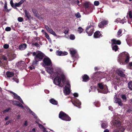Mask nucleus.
<instances>
[{
  "instance_id": "f257e3e1",
  "label": "nucleus",
  "mask_w": 132,
  "mask_h": 132,
  "mask_svg": "<svg viewBox=\"0 0 132 132\" xmlns=\"http://www.w3.org/2000/svg\"><path fill=\"white\" fill-rule=\"evenodd\" d=\"M46 71L49 74L53 75L54 77H55L54 81V83L59 86L62 87L63 85L61 84V82L63 84L67 80V76L62 71L59 72H53V69L50 67H47Z\"/></svg>"
},
{
  "instance_id": "f03ea898",
  "label": "nucleus",
  "mask_w": 132,
  "mask_h": 132,
  "mask_svg": "<svg viewBox=\"0 0 132 132\" xmlns=\"http://www.w3.org/2000/svg\"><path fill=\"white\" fill-rule=\"evenodd\" d=\"M130 58L129 54L127 52H125L118 56V61L120 64L125 65L129 62Z\"/></svg>"
},
{
  "instance_id": "7ed1b4c3",
  "label": "nucleus",
  "mask_w": 132,
  "mask_h": 132,
  "mask_svg": "<svg viewBox=\"0 0 132 132\" xmlns=\"http://www.w3.org/2000/svg\"><path fill=\"white\" fill-rule=\"evenodd\" d=\"M32 55L35 56V58L39 61L43 59L44 57V54L41 52L38 51H36V52H33Z\"/></svg>"
},
{
  "instance_id": "20e7f679",
  "label": "nucleus",
  "mask_w": 132,
  "mask_h": 132,
  "mask_svg": "<svg viewBox=\"0 0 132 132\" xmlns=\"http://www.w3.org/2000/svg\"><path fill=\"white\" fill-rule=\"evenodd\" d=\"M43 65L45 68L48 66H52V63L50 59L48 57H45L43 60Z\"/></svg>"
},
{
  "instance_id": "39448f33",
  "label": "nucleus",
  "mask_w": 132,
  "mask_h": 132,
  "mask_svg": "<svg viewBox=\"0 0 132 132\" xmlns=\"http://www.w3.org/2000/svg\"><path fill=\"white\" fill-rule=\"evenodd\" d=\"M59 117L62 120L66 121H70L71 118L62 111H61L59 115Z\"/></svg>"
},
{
  "instance_id": "423d86ee",
  "label": "nucleus",
  "mask_w": 132,
  "mask_h": 132,
  "mask_svg": "<svg viewBox=\"0 0 132 132\" xmlns=\"http://www.w3.org/2000/svg\"><path fill=\"white\" fill-rule=\"evenodd\" d=\"M98 86L100 89V92L104 94H106L108 93V89L107 87H104L102 83H98Z\"/></svg>"
},
{
  "instance_id": "0eeeda50",
  "label": "nucleus",
  "mask_w": 132,
  "mask_h": 132,
  "mask_svg": "<svg viewBox=\"0 0 132 132\" xmlns=\"http://www.w3.org/2000/svg\"><path fill=\"white\" fill-rule=\"evenodd\" d=\"M94 29L92 25L87 26L86 29V32L89 36H91L93 33Z\"/></svg>"
},
{
  "instance_id": "6e6552de",
  "label": "nucleus",
  "mask_w": 132,
  "mask_h": 132,
  "mask_svg": "<svg viewBox=\"0 0 132 132\" xmlns=\"http://www.w3.org/2000/svg\"><path fill=\"white\" fill-rule=\"evenodd\" d=\"M70 85L69 82H67V85L65 87L64 90V93L65 95H68L70 92Z\"/></svg>"
},
{
  "instance_id": "1a4fd4ad",
  "label": "nucleus",
  "mask_w": 132,
  "mask_h": 132,
  "mask_svg": "<svg viewBox=\"0 0 132 132\" xmlns=\"http://www.w3.org/2000/svg\"><path fill=\"white\" fill-rule=\"evenodd\" d=\"M25 65L24 62L23 61L19 62L16 64V66L20 69H24Z\"/></svg>"
},
{
  "instance_id": "9d476101",
  "label": "nucleus",
  "mask_w": 132,
  "mask_h": 132,
  "mask_svg": "<svg viewBox=\"0 0 132 132\" xmlns=\"http://www.w3.org/2000/svg\"><path fill=\"white\" fill-rule=\"evenodd\" d=\"M111 45H120L121 44V42L119 40H117L115 39H113L111 40Z\"/></svg>"
},
{
  "instance_id": "9b49d317",
  "label": "nucleus",
  "mask_w": 132,
  "mask_h": 132,
  "mask_svg": "<svg viewBox=\"0 0 132 132\" xmlns=\"http://www.w3.org/2000/svg\"><path fill=\"white\" fill-rule=\"evenodd\" d=\"M108 21L104 20L100 22L98 24V26L100 28L103 27L104 25H106L108 24Z\"/></svg>"
},
{
  "instance_id": "f8f14e48",
  "label": "nucleus",
  "mask_w": 132,
  "mask_h": 132,
  "mask_svg": "<svg viewBox=\"0 0 132 132\" xmlns=\"http://www.w3.org/2000/svg\"><path fill=\"white\" fill-rule=\"evenodd\" d=\"M24 12L25 14L24 17L27 18L28 20H30L31 18V16L30 15L29 12L26 10H24Z\"/></svg>"
},
{
  "instance_id": "ddd939ff",
  "label": "nucleus",
  "mask_w": 132,
  "mask_h": 132,
  "mask_svg": "<svg viewBox=\"0 0 132 132\" xmlns=\"http://www.w3.org/2000/svg\"><path fill=\"white\" fill-rule=\"evenodd\" d=\"M82 81L87 82L90 79L89 76L86 74L82 76Z\"/></svg>"
},
{
  "instance_id": "4468645a",
  "label": "nucleus",
  "mask_w": 132,
  "mask_h": 132,
  "mask_svg": "<svg viewBox=\"0 0 132 132\" xmlns=\"http://www.w3.org/2000/svg\"><path fill=\"white\" fill-rule=\"evenodd\" d=\"M114 102L116 103H118L119 105L121 106L122 105V103L121 101V100L117 98H114Z\"/></svg>"
},
{
  "instance_id": "2eb2a0df",
  "label": "nucleus",
  "mask_w": 132,
  "mask_h": 132,
  "mask_svg": "<svg viewBox=\"0 0 132 132\" xmlns=\"http://www.w3.org/2000/svg\"><path fill=\"white\" fill-rule=\"evenodd\" d=\"M27 46V45L26 44H22L19 46V48L20 50H23L26 48Z\"/></svg>"
},
{
  "instance_id": "dca6fc26",
  "label": "nucleus",
  "mask_w": 132,
  "mask_h": 132,
  "mask_svg": "<svg viewBox=\"0 0 132 132\" xmlns=\"http://www.w3.org/2000/svg\"><path fill=\"white\" fill-rule=\"evenodd\" d=\"M100 32L99 31H96L94 34V37L95 38H99L101 35Z\"/></svg>"
},
{
  "instance_id": "f3484780",
  "label": "nucleus",
  "mask_w": 132,
  "mask_h": 132,
  "mask_svg": "<svg viewBox=\"0 0 132 132\" xmlns=\"http://www.w3.org/2000/svg\"><path fill=\"white\" fill-rule=\"evenodd\" d=\"M117 73L120 76L123 77H125V74L123 72L120 70H118L117 71Z\"/></svg>"
},
{
  "instance_id": "a211bd4d",
  "label": "nucleus",
  "mask_w": 132,
  "mask_h": 132,
  "mask_svg": "<svg viewBox=\"0 0 132 132\" xmlns=\"http://www.w3.org/2000/svg\"><path fill=\"white\" fill-rule=\"evenodd\" d=\"M50 102L53 104L57 105L58 104V102L53 98H51L49 100Z\"/></svg>"
},
{
  "instance_id": "6ab92c4d",
  "label": "nucleus",
  "mask_w": 132,
  "mask_h": 132,
  "mask_svg": "<svg viewBox=\"0 0 132 132\" xmlns=\"http://www.w3.org/2000/svg\"><path fill=\"white\" fill-rule=\"evenodd\" d=\"M13 103L14 104L20 107H24L18 101H14Z\"/></svg>"
},
{
  "instance_id": "aec40b11",
  "label": "nucleus",
  "mask_w": 132,
  "mask_h": 132,
  "mask_svg": "<svg viewBox=\"0 0 132 132\" xmlns=\"http://www.w3.org/2000/svg\"><path fill=\"white\" fill-rule=\"evenodd\" d=\"M24 2V0H21L20 2L18 3H16L15 4V8H16V7H19Z\"/></svg>"
},
{
  "instance_id": "412c9836",
  "label": "nucleus",
  "mask_w": 132,
  "mask_h": 132,
  "mask_svg": "<svg viewBox=\"0 0 132 132\" xmlns=\"http://www.w3.org/2000/svg\"><path fill=\"white\" fill-rule=\"evenodd\" d=\"M6 75L8 77H13L14 75V73L10 71H7L6 73Z\"/></svg>"
},
{
  "instance_id": "4be33fe9",
  "label": "nucleus",
  "mask_w": 132,
  "mask_h": 132,
  "mask_svg": "<svg viewBox=\"0 0 132 132\" xmlns=\"http://www.w3.org/2000/svg\"><path fill=\"white\" fill-rule=\"evenodd\" d=\"M28 110L29 111L28 112L29 113L34 116V118L36 119V120H38V119H39L36 116L35 113L32 112L29 108Z\"/></svg>"
},
{
  "instance_id": "5701e85b",
  "label": "nucleus",
  "mask_w": 132,
  "mask_h": 132,
  "mask_svg": "<svg viewBox=\"0 0 132 132\" xmlns=\"http://www.w3.org/2000/svg\"><path fill=\"white\" fill-rule=\"evenodd\" d=\"M114 126L118 127L120 125V122L119 121L115 120L113 122Z\"/></svg>"
},
{
  "instance_id": "b1692460",
  "label": "nucleus",
  "mask_w": 132,
  "mask_h": 132,
  "mask_svg": "<svg viewBox=\"0 0 132 132\" xmlns=\"http://www.w3.org/2000/svg\"><path fill=\"white\" fill-rule=\"evenodd\" d=\"M7 3L6 1H5V4L4 6V11L7 12H9L11 10V9H8L7 8Z\"/></svg>"
},
{
  "instance_id": "393cba45",
  "label": "nucleus",
  "mask_w": 132,
  "mask_h": 132,
  "mask_svg": "<svg viewBox=\"0 0 132 132\" xmlns=\"http://www.w3.org/2000/svg\"><path fill=\"white\" fill-rule=\"evenodd\" d=\"M108 126V124L106 122L102 123L101 125V127L103 129H105V128L107 127Z\"/></svg>"
},
{
  "instance_id": "a878e982",
  "label": "nucleus",
  "mask_w": 132,
  "mask_h": 132,
  "mask_svg": "<svg viewBox=\"0 0 132 132\" xmlns=\"http://www.w3.org/2000/svg\"><path fill=\"white\" fill-rule=\"evenodd\" d=\"M112 50L115 52L117 51L119 49L118 46L115 45H112Z\"/></svg>"
},
{
  "instance_id": "bb28decb",
  "label": "nucleus",
  "mask_w": 132,
  "mask_h": 132,
  "mask_svg": "<svg viewBox=\"0 0 132 132\" xmlns=\"http://www.w3.org/2000/svg\"><path fill=\"white\" fill-rule=\"evenodd\" d=\"M81 104V102L78 100H77L75 101L74 105L75 106L78 107Z\"/></svg>"
},
{
  "instance_id": "cd10ccee",
  "label": "nucleus",
  "mask_w": 132,
  "mask_h": 132,
  "mask_svg": "<svg viewBox=\"0 0 132 132\" xmlns=\"http://www.w3.org/2000/svg\"><path fill=\"white\" fill-rule=\"evenodd\" d=\"M32 11L36 17H38L39 14L37 11L35 9H32Z\"/></svg>"
},
{
  "instance_id": "c85d7f7f",
  "label": "nucleus",
  "mask_w": 132,
  "mask_h": 132,
  "mask_svg": "<svg viewBox=\"0 0 132 132\" xmlns=\"http://www.w3.org/2000/svg\"><path fill=\"white\" fill-rule=\"evenodd\" d=\"M39 121H40L39 119H38V120H36L35 121V122L38 124L39 125V128H40L43 129V128H44V127L42 125L39 123L38 122Z\"/></svg>"
},
{
  "instance_id": "c756f323",
  "label": "nucleus",
  "mask_w": 132,
  "mask_h": 132,
  "mask_svg": "<svg viewBox=\"0 0 132 132\" xmlns=\"http://www.w3.org/2000/svg\"><path fill=\"white\" fill-rule=\"evenodd\" d=\"M47 31L54 36H56V34L51 28H50Z\"/></svg>"
},
{
  "instance_id": "7c9ffc66",
  "label": "nucleus",
  "mask_w": 132,
  "mask_h": 132,
  "mask_svg": "<svg viewBox=\"0 0 132 132\" xmlns=\"http://www.w3.org/2000/svg\"><path fill=\"white\" fill-rule=\"evenodd\" d=\"M16 57V55L14 54H10L9 56V57L10 58L11 60H13Z\"/></svg>"
},
{
  "instance_id": "2f4dec72",
  "label": "nucleus",
  "mask_w": 132,
  "mask_h": 132,
  "mask_svg": "<svg viewBox=\"0 0 132 132\" xmlns=\"http://www.w3.org/2000/svg\"><path fill=\"white\" fill-rule=\"evenodd\" d=\"M76 53V51L75 50H70V53L71 54L73 57H74Z\"/></svg>"
},
{
  "instance_id": "473e14b6",
  "label": "nucleus",
  "mask_w": 132,
  "mask_h": 132,
  "mask_svg": "<svg viewBox=\"0 0 132 132\" xmlns=\"http://www.w3.org/2000/svg\"><path fill=\"white\" fill-rule=\"evenodd\" d=\"M39 61V60H38L34 57V61L32 62V65H36L38 63V61Z\"/></svg>"
},
{
  "instance_id": "72a5a7b5",
  "label": "nucleus",
  "mask_w": 132,
  "mask_h": 132,
  "mask_svg": "<svg viewBox=\"0 0 132 132\" xmlns=\"http://www.w3.org/2000/svg\"><path fill=\"white\" fill-rule=\"evenodd\" d=\"M56 54L59 56H63L62 54V52L61 51H57L56 52Z\"/></svg>"
},
{
  "instance_id": "f704fd0d",
  "label": "nucleus",
  "mask_w": 132,
  "mask_h": 132,
  "mask_svg": "<svg viewBox=\"0 0 132 132\" xmlns=\"http://www.w3.org/2000/svg\"><path fill=\"white\" fill-rule=\"evenodd\" d=\"M94 104L97 107H98L100 106V103L99 102H95L94 103Z\"/></svg>"
},
{
  "instance_id": "c9c22d12",
  "label": "nucleus",
  "mask_w": 132,
  "mask_h": 132,
  "mask_svg": "<svg viewBox=\"0 0 132 132\" xmlns=\"http://www.w3.org/2000/svg\"><path fill=\"white\" fill-rule=\"evenodd\" d=\"M128 86L129 89L132 90V81L129 82L128 83Z\"/></svg>"
},
{
  "instance_id": "e433bc0d",
  "label": "nucleus",
  "mask_w": 132,
  "mask_h": 132,
  "mask_svg": "<svg viewBox=\"0 0 132 132\" xmlns=\"http://www.w3.org/2000/svg\"><path fill=\"white\" fill-rule=\"evenodd\" d=\"M84 6L86 9H88L89 7L88 4L87 3H85L84 4Z\"/></svg>"
},
{
  "instance_id": "4c0bfd02",
  "label": "nucleus",
  "mask_w": 132,
  "mask_h": 132,
  "mask_svg": "<svg viewBox=\"0 0 132 132\" xmlns=\"http://www.w3.org/2000/svg\"><path fill=\"white\" fill-rule=\"evenodd\" d=\"M32 45H35L37 47H39L40 46V45L37 42H36L35 43H32Z\"/></svg>"
},
{
  "instance_id": "58836bf2",
  "label": "nucleus",
  "mask_w": 132,
  "mask_h": 132,
  "mask_svg": "<svg viewBox=\"0 0 132 132\" xmlns=\"http://www.w3.org/2000/svg\"><path fill=\"white\" fill-rule=\"evenodd\" d=\"M69 38L70 39L73 40L75 39V37L74 35L71 34L70 35Z\"/></svg>"
},
{
  "instance_id": "ea45409f",
  "label": "nucleus",
  "mask_w": 132,
  "mask_h": 132,
  "mask_svg": "<svg viewBox=\"0 0 132 132\" xmlns=\"http://www.w3.org/2000/svg\"><path fill=\"white\" fill-rule=\"evenodd\" d=\"M78 31L79 32V33L80 34L83 31V29L81 27H79L78 28Z\"/></svg>"
},
{
  "instance_id": "a19ab883",
  "label": "nucleus",
  "mask_w": 132,
  "mask_h": 132,
  "mask_svg": "<svg viewBox=\"0 0 132 132\" xmlns=\"http://www.w3.org/2000/svg\"><path fill=\"white\" fill-rule=\"evenodd\" d=\"M121 97L123 101H125L126 100V97L125 95H121Z\"/></svg>"
},
{
  "instance_id": "79ce46f5",
  "label": "nucleus",
  "mask_w": 132,
  "mask_h": 132,
  "mask_svg": "<svg viewBox=\"0 0 132 132\" xmlns=\"http://www.w3.org/2000/svg\"><path fill=\"white\" fill-rule=\"evenodd\" d=\"M128 66L129 68L132 69V62H129L128 65Z\"/></svg>"
},
{
  "instance_id": "37998d69",
  "label": "nucleus",
  "mask_w": 132,
  "mask_h": 132,
  "mask_svg": "<svg viewBox=\"0 0 132 132\" xmlns=\"http://www.w3.org/2000/svg\"><path fill=\"white\" fill-rule=\"evenodd\" d=\"M128 14L130 18L131 19L132 18V12L131 11H130L129 12Z\"/></svg>"
},
{
  "instance_id": "c03bdc74",
  "label": "nucleus",
  "mask_w": 132,
  "mask_h": 132,
  "mask_svg": "<svg viewBox=\"0 0 132 132\" xmlns=\"http://www.w3.org/2000/svg\"><path fill=\"white\" fill-rule=\"evenodd\" d=\"M76 17L78 18H79L81 17V15L80 14L79 12H78L77 13H76L75 14Z\"/></svg>"
},
{
  "instance_id": "a18cd8bd",
  "label": "nucleus",
  "mask_w": 132,
  "mask_h": 132,
  "mask_svg": "<svg viewBox=\"0 0 132 132\" xmlns=\"http://www.w3.org/2000/svg\"><path fill=\"white\" fill-rule=\"evenodd\" d=\"M122 30L121 29H119L117 33V35L118 36H119L121 34L122 32Z\"/></svg>"
},
{
  "instance_id": "49530a36",
  "label": "nucleus",
  "mask_w": 132,
  "mask_h": 132,
  "mask_svg": "<svg viewBox=\"0 0 132 132\" xmlns=\"http://www.w3.org/2000/svg\"><path fill=\"white\" fill-rule=\"evenodd\" d=\"M94 5L96 6H97L100 4L99 2L98 1H95L94 2Z\"/></svg>"
},
{
  "instance_id": "de8ad7c7",
  "label": "nucleus",
  "mask_w": 132,
  "mask_h": 132,
  "mask_svg": "<svg viewBox=\"0 0 132 132\" xmlns=\"http://www.w3.org/2000/svg\"><path fill=\"white\" fill-rule=\"evenodd\" d=\"M18 21L20 22H22L23 21V19L22 18L19 17L18 19Z\"/></svg>"
},
{
  "instance_id": "09e8293b",
  "label": "nucleus",
  "mask_w": 132,
  "mask_h": 132,
  "mask_svg": "<svg viewBox=\"0 0 132 132\" xmlns=\"http://www.w3.org/2000/svg\"><path fill=\"white\" fill-rule=\"evenodd\" d=\"M11 109L10 108H8L6 109L5 110H4L3 111V113H6V112H8Z\"/></svg>"
},
{
  "instance_id": "8fccbe9b",
  "label": "nucleus",
  "mask_w": 132,
  "mask_h": 132,
  "mask_svg": "<svg viewBox=\"0 0 132 132\" xmlns=\"http://www.w3.org/2000/svg\"><path fill=\"white\" fill-rule=\"evenodd\" d=\"M45 37L46 38H47L48 39H50V37L49 35L46 32H45Z\"/></svg>"
},
{
  "instance_id": "3c124183",
  "label": "nucleus",
  "mask_w": 132,
  "mask_h": 132,
  "mask_svg": "<svg viewBox=\"0 0 132 132\" xmlns=\"http://www.w3.org/2000/svg\"><path fill=\"white\" fill-rule=\"evenodd\" d=\"M10 4L11 6L13 8H15L14 6V3L12 0H11L10 2Z\"/></svg>"
},
{
  "instance_id": "603ef678",
  "label": "nucleus",
  "mask_w": 132,
  "mask_h": 132,
  "mask_svg": "<svg viewBox=\"0 0 132 132\" xmlns=\"http://www.w3.org/2000/svg\"><path fill=\"white\" fill-rule=\"evenodd\" d=\"M11 30V29L10 27H6L5 29V30L6 31H10Z\"/></svg>"
},
{
  "instance_id": "864d4df0",
  "label": "nucleus",
  "mask_w": 132,
  "mask_h": 132,
  "mask_svg": "<svg viewBox=\"0 0 132 132\" xmlns=\"http://www.w3.org/2000/svg\"><path fill=\"white\" fill-rule=\"evenodd\" d=\"M126 40L128 44L130 43H131V42L132 41V38L130 39H127Z\"/></svg>"
},
{
  "instance_id": "5fc2aeb1",
  "label": "nucleus",
  "mask_w": 132,
  "mask_h": 132,
  "mask_svg": "<svg viewBox=\"0 0 132 132\" xmlns=\"http://www.w3.org/2000/svg\"><path fill=\"white\" fill-rule=\"evenodd\" d=\"M13 95H14V98L17 99H18V98L19 97V96L18 95L16 94L15 93H14V94H13Z\"/></svg>"
},
{
  "instance_id": "6e6d98bb",
  "label": "nucleus",
  "mask_w": 132,
  "mask_h": 132,
  "mask_svg": "<svg viewBox=\"0 0 132 132\" xmlns=\"http://www.w3.org/2000/svg\"><path fill=\"white\" fill-rule=\"evenodd\" d=\"M12 79L14 80V81H15L17 83H18L19 82V80L18 79H17L15 77H13L12 78Z\"/></svg>"
},
{
  "instance_id": "4d7b16f0",
  "label": "nucleus",
  "mask_w": 132,
  "mask_h": 132,
  "mask_svg": "<svg viewBox=\"0 0 132 132\" xmlns=\"http://www.w3.org/2000/svg\"><path fill=\"white\" fill-rule=\"evenodd\" d=\"M4 48L5 49L8 48L9 47V45L7 44H5L4 45Z\"/></svg>"
},
{
  "instance_id": "13d9d810",
  "label": "nucleus",
  "mask_w": 132,
  "mask_h": 132,
  "mask_svg": "<svg viewBox=\"0 0 132 132\" xmlns=\"http://www.w3.org/2000/svg\"><path fill=\"white\" fill-rule=\"evenodd\" d=\"M17 100H18L19 101H20V102H21V103L23 104V102L20 96L19 97Z\"/></svg>"
},
{
  "instance_id": "bf43d9fd",
  "label": "nucleus",
  "mask_w": 132,
  "mask_h": 132,
  "mask_svg": "<svg viewBox=\"0 0 132 132\" xmlns=\"http://www.w3.org/2000/svg\"><path fill=\"white\" fill-rule=\"evenodd\" d=\"M44 27L47 31H48V30L50 29L46 25H45Z\"/></svg>"
},
{
  "instance_id": "052dcab7",
  "label": "nucleus",
  "mask_w": 132,
  "mask_h": 132,
  "mask_svg": "<svg viewBox=\"0 0 132 132\" xmlns=\"http://www.w3.org/2000/svg\"><path fill=\"white\" fill-rule=\"evenodd\" d=\"M69 32V29L68 28H67L65 30V31L64 32V33L65 34H67Z\"/></svg>"
},
{
  "instance_id": "680f3d73",
  "label": "nucleus",
  "mask_w": 132,
  "mask_h": 132,
  "mask_svg": "<svg viewBox=\"0 0 132 132\" xmlns=\"http://www.w3.org/2000/svg\"><path fill=\"white\" fill-rule=\"evenodd\" d=\"M73 95L75 97H78V94L77 93H75L73 94Z\"/></svg>"
},
{
  "instance_id": "e2e57ef3",
  "label": "nucleus",
  "mask_w": 132,
  "mask_h": 132,
  "mask_svg": "<svg viewBox=\"0 0 132 132\" xmlns=\"http://www.w3.org/2000/svg\"><path fill=\"white\" fill-rule=\"evenodd\" d=\"M68 53L67 52H62V54L63 56L66 55Z\"/></svg>"
},
{
  "instance_id": "0e129e2a",
  "label": "nucleus",
  "mask_w": 132,
  "mask_h": 132,
  "mask_svg": "<svg viewBox=\"0 0 132 132\" xmlns=\"http://www.w3.org/2000/svg\"><path fill=\"white\" fill-rule=\"evenodd\" d=\"M2 58L4 60H6L7 59V58L4 56H2Z\"/></svg>"
},
{
  "instance_id": "69168bd1",
  "label": "nucleus",
  "mask_w": 132,
  "mask_h": 132,
  "mask_svg": "<svg viewBox=\"0 0 132 132\" xmlns=\"http://www.w3.org/2000/svg\"><path fill=\"white\" fill-rule=\"evenodd\" d=\"M27 125H28V123H27V121H25V122H24V125L25 126H27Z\"/></svg>"
},
{
  "instance_id": "338daca9",
  "label": "nucleus",
  "mask_w": 132,
  "mask_h": 132,
  "mask_svg": "<svg viewBox=\"0 0 132 132\" xmlns=\"http://www.w3.org/2000/svg\"><path fill=\"white\" fill-rule=\"evenodd\" d=\"M10 122H11V121L10 120H9V121H7L5 123V125H8L9 124V123H10Z\"/></svg>"
},
{
  "instance_id": "774afa93",
  "label": "nucleus",
  "mask_w": 132,
  "mask_h": 132,
  "mask_svg": "<svg viewBox=\"0 0 132 132\" xmlns=\"http://www.w3.org/2000/svg\"><path fill=\"white\" fill-rule=\"evenodd\" d=\"M104 132H109V130L108 129H106L104 130Z\"/></svg>"
}]
</instances>
